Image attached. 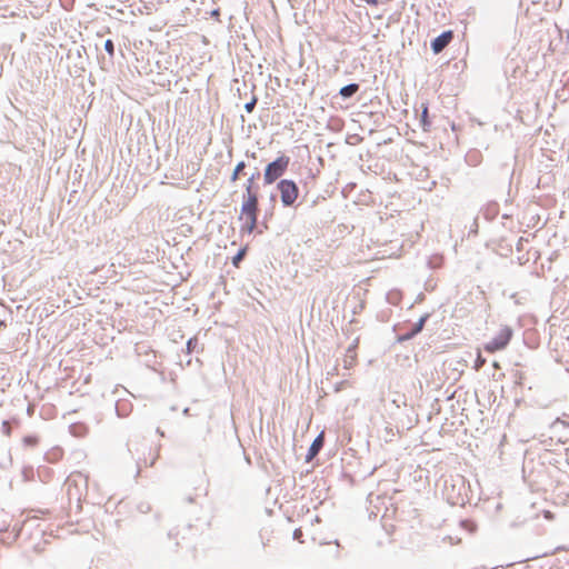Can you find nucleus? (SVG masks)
<instances>
[{
    "label": "nucleus",
    "mask_w": 569,
    "mask_h": 569,
    "mask_svg": "<svg viewBox=\"0 0 569 569\" xmlns=\"http://www.w3.org/2000/svg\"><path fill=\"white\" fill-rule=\"evenodd\" d=\"M258 197H243L239 220L242 221L241 230L252 233L258 222Z\"/></svg>",
    "instance_id": "1"
},
{
    "label": "nucleus",
    "mask_w": 569,
    "mask_h": 569,
    "mask_svg": "<svg viewBox=\"0 0 569 569\" xmlns=\"http://www.w3.org/2000/svg\"><path fill=\"white\" fill-rule=\"evenodd\" d=\"M513 336L512 329L509 326H501L497 336L483 346L485 351L495 353L506 349Z\"/></svg>",
    "instance_id": "2"
},
{
    "label": "nucleus",
    "mask_w": 569,
    "mask_h": 569,
    "mask_svg": "<svg viewBox=\"0 0 569 569\" xmlns=\"http://www.w3.org/2000/svg\"><path fill=\"white\" fill-rule=\"evenodd\" d=\"M289 158L286 156H281L277 158L273 162L269 163L264 169V183L271 184L273 183L279 177H281L284 171L288 168L289 164Z\"/></svg>",
    "instance_id": "3"
},
{
    "label": "nucleus",
    "mask_w": 569,
    "mask_h": 569,
    "mask_svg": "<svg viewBox=\"0 0 569 569\" xmlns=\"http://www.w3.org/2000/svg\"><path fill=\"white\" fill-rule=\"evenodd\" d=\"M278 189L281 196V202L286 207L292 206L299 196V189L295 181L292 180H281L278 183Z\"/></svg>",
    "instance_id": "4"
},
{
    "label": "nucleus",
    "mask_w": 569,
    "mask_h": 569,
    "mask_svg": "<svg viewBox=\"0 0 569 569\" xmlns=\"http://www.w3.org/2000/svg\"><path fill=\"white\" fill-rule=\"evenodd\" d=\"M453 32L451 30L442 32L431 42V49L435 53H440L452 40Z\"/></svg>",
    "instance_id": "5"
},
{
    "label": "nucleus",
    "mask_w": 569,
    "mask_h": 569,
    "mask_svg": "<svg viewBox=\"0 0 569 569\" xmlns=\"http://www.w3.org/2000/svg\"><path fill=\"white\" fill-rule=\"evenodd\" d=\"M323 446V433H320L311 443L308 452V460L313 459Z\"/></svg>",
    "instance_id": "6"
},
{
    "label": "nucleus",
    "mask_w": 569,
    "mask_h": 569,
    "mask_svg": "<svg viewBox=\"0 0 569 569\" xmlns=\"http://www.w3.org/2000/svg\"><path fill=\"white\" fill-rule=\"evenodd\" d=\"M256 176L252 174L246 183V193L243 197H258L257 189L254 187Z\"/></svg>",
    "instance_id": "7"
},
{
    "label": "nucleus",
    "mask_w": 569,
    "mask_h": 569,
    "mask_svg": "<svg viewBox=\"0 0 569 569\" xmlns=\"http://www.w3.org/2000/svg\"><path fill=\"white\" fill-rule=\"evenodd\" d=\"M427 319H428V315L422 316V317L419 319V321L415 325V328L412 329V331H411L410 333H408V335L406 336V338H407V339L412 338L415 335H417L418 332H420V331L422 330V328H423V326H425V323H426Z\"/></svg>",
    "instance_id": "8"
},
{
    "label": "nucleus",
    "mask_w": 569,
    "mask_h": 569,
    "mask_svg": "<svg viewBox=\"0 0 569 569\" xmlns=\"http://www.w3.org/2000/svg\"><path fill=\"white\" fill-rule=\"evenodd\" d=\"M359 89V86L357 83H351V84H348L346 87H342L340 89V94L345 98H348V97H351L352 94H355Z\"/></svg>",
    "instance_id": "9"
},
{
    "label": "nucleus",
    "mask_w": 569,
    "mask_h": 569,
    "mask_svg": "<svg viewBox=\"0 0 569 569\" xmlns=\"http://www.w3.org/2000/svg\"><path fill=\"white\" fill-rule=\"evenodd\" d=\"M244 168H246L244 161H240L236 166V168H234V170H233V172H232V174L230 177L231 182H236L239 179V176L243 171Z\"/></svg>",
    "instance_id": "10"
},
{
    "label": "nucleus",
    "mask_w": 569,
    "mask_h": 569,
    "mask_svg": "<svg viewBox=\"0 0 569 569\" xmlns=\"http://www.w3.org/2000/svg\"><path fill=\"white\" fill-rule=\"evenodd\" d=\"M247 252V248H242L239 250V252L232 258V263L236 268L239 267L241 260L244 258Z\"/></svg>",
    "instance_id": "11"
},
{
    "label": "nucleus",
    "mask_w": 569,
    "mask_h": 569,
    "mask_svg": "<svg viewBox=\"0 0 569 569\" xmlns=\"http://www.w3.org/2000/svg\"><path fill=\"white\" fill-rule=\"evenodd\" d=\"M23 443L26 446H29V447H34L38 445V437L36 436H26L23 439H22Z\"/></svg>",
    "instance_id": "12"
},
{
    "label": "nucleus",
    "mask_w": 569,
    "mask_h": 569,
    "mask_svg": "<svg viewBox=\"0 0 569 569\" xmlns=\"http://www.w3.org/2000/svg\"><path fill=\"white\" fill-rule=\"evenodd\" d=\"M104 50L109 53L110 57L114 54V44L111 39L106 40Z\"/></svg>",
    "instance_id": "13"
},
{
    "label": "nucleus",
    "mask_w": 569,
    "mask_h": 569,
    "mask_svg": "<svg viewBox=\"0 0 569 569\" xmlns=\"http://www.w3.org/2000/svg\"><path fill=\"white\" fill-rule=\"evenodd\" d=\"M256 103H257V98H256V97H253V98L251 99V101H249L248 103H246V104H244V109H246V111H247L248 113H251V112L253 111V109H254Z\"/></svg>",
    "instance_id": "14"
},
{
    "label": "nucleus",
    "mask_w": 569,
    "mask_h": 569,
    "mask_svg": "<svg viewBox=\"0 0 569 569\" xmlns=\"http://www.w3.org/2000/svg\"><path fill=\"white\" fill-rule=\"evenodd\" d=\"M485 363H486V359L481 356L480 352H478V356H477V359H476V363H475V368L477 370H479Z\"/></svg>",
    "instance_id": "15"
},
{
    "label": "nucleus",
    "mask_w": 569,
    "mask_h": 569,
    "mask_svg": "<svg viewBox=\"0 0 569 569\" xmlns=\"http://www.w3.org/2000/svg\"><path fill=\"white\" fill-rule=\"evenodd\" d=\"M301 537H302V530L300 528L296 529L293 531V538L297 540H301Z\"/></svg>",
    "instance_id": "16"
},
{
    "label": "nucleus",
    "mask_w": 569,
    "mask_h": 569,
    "mask_svg": "<svg viewBox=\"0 0 569 569\" xmlns=\"http://www.w3.org/2000/svg\"><path fill=\"white\" fill-rule=\"evenodd\" d=\"M427 117H428V108L425 107L423 111H422V120L426 121Z\"/></svg>",
    "instance_id": "17"
},
{
    "label": "nucleus",
    "mask_w": 569,
    "mask_h": 569,
    "mask_svg": "<svg viewBox=\"0 0 569 569\" xmlns=\"http://www.w3.org/2000/svg\"><path fill=\"white\" fill-rule=\"evenodd\" d=\"M365 2H367L368 4H371V6H377L378 4V0H363Z\"/></svg>",
    "instance_id": "18"
},
{
    "label": "nucleus",
    "mask_w": 569,
    "mask_h": 569,
    "mask_svg": "<svg viewBox=\"0 0 569 569\" xmlns=\"http://www.w3.org/2000/svg\"><path fill=\"white\" fill-rule=\"evenodd\" d=\"M545 517L550 520L553 519V516L550 511H545Z\"/></svg>",
    "instance_id": "19"
}]
</instances>
